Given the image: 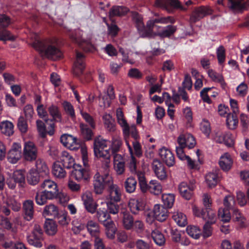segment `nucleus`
Here are the masks:
<instances>
[{
	"instance_id": "1",
	"label": "nucleus",
	"mask_w": 249,
	"mask_h": 249,
	"mask_svg": "<svg viewBox=\"0 0 249 249\" xmlns=\"http://www.w3.org/2000/svg\"><path fill=\"white\" fill-rule=\"evenodd\" d=\"M57 41L55 37L36 39L33 42L32 47L48 58L55 59L60 58L62 55L60 50L56 47Z\"/></svg>"
},
{
	"instance_id": "2",
	"label": "nucleus",
	"mask_w": 249,
	"mask_h": 249,
	"mask_svg": "<svg viewBox=\"0 0 249 249\" xmlns=\"http://www.w3.org/2000/svg\"><path fill=\"white\" fill-rule=\"evenodd\" d=\"M58 194L57 184L53 181L45 179L41 184L40 190L36 193L35 200L37 204L43 205L47 200L56 197Z\"/></svg>"
},
{
	"instance_id": "3",
	"label": "nucleus",
	"mask_w": 249,
	"mask_h": 249,
	"mask_svg": "<svg viewBox=\"0 0 249 249\" xmlns=\"http://www.w3.org/2000/svg\"><path fill=\"white\" fill-rule=\"evenodd\" d=\"M85 67V55L76 51V59L73 67V73L83 83L89 82L92 80L90 73H84Z\"/></svg>"
},
{
	"instance_id": "4",
	"label": "nucleus",
	"mask_w": 249,
	"mask_h": 249,
	"mask_svg": "<svg viewBox=\"0 0 249 249\" xmlns=\"http://www.w3.org/2000/svg\"><path fill=\"white\" fill-rule=\"evenodd\" d=\"M203 211L201 212L195 208L194 209V215L197 217H201L206 221V223L203 226V231L201 233L204 238H207L211 236L212 234V228L211 225L214 224L216 220V214H213L211 212L208 213V214H202Z\"/></svg>"
},
{
	"instance_id": "5",
	"label": "nucleus",
	"mask_w": 249,
	"mask_h": 249,
	"mask_svg": "<svg viewBox=\"0 0 249 249\" xmlns=\"http://www.w3.org/2000/svg\"><path fill=\"white\" fill-rule=\"evenodd\" d=\"M113 182L111 176L106 171L103 174L97 172L93 177V185L94 191L96 194H101L106 186H109Z\"/></svg>"
},
{
	"instance_id": "6",
	"label": "nucleus",
	"mask_w": 249,
	"mask_h": 249,
	"mask_svg": "<svg viewBox=\"0 0 249 249\" xmlns=\"http://www.w3.org/2000/svg\"><path fill=\"white\" fill-rule=\"evenodd\" d=\"M110 142L103 139L101 136L96 137L94 140L93 149L95 156L97 158H103L108 160L110 158L109 148Z\"/></svg>"
},
{
	"instance_id": "7",
	"label": "nucleus",
	"mask_w": 249,
	"mask_h": 249,
	"mask_svg": "<svg viewBox=\"0 0 249 249\" xmlns=\"http://www.w3.org/2000/svg\"><path fill=\"white\" fill-rule=\"evenodd\" d=\"M223 204L225 207L219 209L218 215L222 221L227 223L231 219L230 210L234 208L235 201L234 196L231 195L226 196L223 200Z\"/></svg>"
},
{
	"instance_id": "8",
	"label": "nucleus",
	"mask_w": 249,
	"mask_h": 249,
	"mask_svg": "<svg viewBox=\"0 0 249 249\" xmlns=\"http://www.w3.org/2000/svg\"><path fill=\"white\" fill-rule=\"evenodd\" d=\"M26 239L28 244L36 248H40L43 246V231L41 226L35 224L30 233L27 235Z\"/></svg>"
},
{
	"instance_id": "9",
	"label": "nucleus",
	"mask_w": 249,
	"mask_h": 249,
	"mask_svg": "<svg viewBox=\"0 0 249 249\" xmlns=\"http://www.w3.org/2000/svg\"><path fill=\"white\" fill-rule=\"evenodd\" d=\"M10 18L5 14H0V40H14L15 36L6 29L11 23Z\"/></svg>"
},
{
	"instance_id": "10",
	"label": "nucleus",
	"mask_w": 249,
	"mask_h": 249,
	"mask_svg": "<svg viewBox=\"0 0 249 249\" xmlns=\"http://www.w3.org/2000/svg\"><path fill=\"white\" fill-rule=\"evenodd\" d=\"M71 171V177L78 181H84L85 182L89 181L90 178L89 170L83 168L81 165L77 164L74 166Z\"/></svg>"
},
{
	"instance_id": "11",
	"label": "nucleus",
	"mask_w": 249,
	"mask_h": 249,
	"mask_svg": "<svg viewBox=\"0 0 249 249\" xmlns=\"http://www.w3.org/2000/svg\"><path fill=\"white\" fill-rule=\"evenodd\" d=\"M212 12V9L208 6H201L196 7L191 15L190 20L192 22L196 23L204 17L211 15Z\"/></svg>"
},
{
	"instance_id": "12",
	"label": "nucleus",
	"mask_w": 249,
	"mask_h": 249,
	"mask_svg": "<svg viewBox=\"0 0 249 249\" xmlns=\"http://www.w3.org/2000/svg\"><path fill=\"white\" fill-rule=\"evenodd\" d=\"M23 155L27 161H32L36 159L37 149L33 142H28L25 143Z\"/></svg>"
},
{
	"instance_id": "13",
	"label": "nucleus",
	"mask_w": 249,
	"mask_h": 249,
	"mask_svg": "<svg viewBox=\"0 0 249 249\" xmlns=\"http://www.w3.org/2000/svg\"><path fill=\"white\" fill-rule=\"evenodd\" d=\"M195 188L194 184L182 182L179 184L178 189L182 197L186 200H190L192 197Z\"/></svg>"
},
{
	"instance_id": "14",
	"label": "nucleus",
	"mask_w": 249,
	"mask_h": 249,
	"mask_svg": "<svg viewBox=\"0 0 249 249\" xmlns=\"http://www.w3.org/2000/svg\"><path fill=\"white\" fill-rule=\"evenodd\" d=\"M82 200L83 202L86 210L89 213L93 214L97 211V204L94 201L92 195L89 193H86L82 196Z\"/></svg>"
},
{
	"instance_id": "15",
	"label": "nucleus",
	"mask_w": 249,
	"mask_h": 249,
	"mask_svg": "<svg viewBox=\"0 0 249 249\" xmlns=\"http://www.w3.org/2000/svg\"><path fill=\"white\" fill-rule=\"evenodd\" d=\"M177 142L179 145H182L189 149L194 147L196 144L194 137L190 133L180 134L178 138Z\"/></svg>"
},
{
	"instance_id": "16",
	"label": "nucleus",
	"mask_w": 249,
	"mask_h": 249,
	"mask_svg": "<svg viewBox=\"0 0 249 249\" xmlns=\"http://www.w3.org/2000/svg\"><path fill=\"white\" fill-rule=\"evenodd\" d=\"M47 111L49 115L51 117V119L47 118L45 119L46 123L48 121L55 122L60 123L62 122V114L59 107L55 105L52 104L47 108Z\"/></svg>"
},
{
	"instance_id": "17",
	"label": "nucleus",
	"mask_w": 249,
	"mask_h": 249,
	"mask_svg": "<svg viewBox=\"0 0 249 249\" xmlns=\"http://www.w3.org/2000/svg\"><path fill=\"white\" fill-rule=\"evenodd\" d=\"M21 147L18 144L15 143L7 154L8 160L12 163H16L21 157Z\"/></svg>"
},
{
	"instance_id": "18",
	"label": "nucleus",
	"mask_w": 249,
	"mask_h": 249,
	"mask_svg": "<svg viewBox=\"0 0 249 249\" xmlns=\"http://www.w3.org/2000/svg\"><path fill=\"white\" fill-rule=\"evenodd\" d=\"M34 203L32 200H26L23 203V216L27 221H30L33 218L34 214Z\"/></svg>"
},
{
	"instance_id": "19",
	"label": "nucleus",
	"mask_w": 249,
	"mask_h": 249,
	"mask_svg": "<svg viewBox=\"0 0 249 249\" xmlns=\"http://www.w3.org/2000/svg\"><path fill=\"white\" fill-rule=\"evenodd\" d=\"M159 155L165 163L169 167L172 166L175 163V157L172 152L168 149L163 147L159 150Z\"/></svg>"
},
{
	"instance_id": "20",
	"label": "nucleus",
	"mask_w": 249,
	"mask_h": 249,
	"mask_svg": "<svg viewBox=\"0 0 249 249\" xmlns=\"http://www.w3.org/2000/svg\"><path fill=\"white\" fill-rule=\"evenodd\" d=\"M167 209L160 204L155 205L153 209L154 216L158 221L162 222L165 220L168 216Z\"/></svg>"
},
{
	"instance_id": "21",
	"label": "nucleus",
	"mask_w": 249,
	"mask_h": 249,
	"mask_svg": "<svg viewBox=\"0 0 249 249\" xmlns=\"http://www.w3.org/2000/svg\"><path fill=\"white\" fill-rule=\"evenodd\" d=\"M133 19L142 37H149L151 36V31L145 29L142 18L138 13L133 17Z\"/></svg>"
},
{
	"instance_id": "22",
	"label": "nucleus",
	"mask_w": 249,
	"mask_h": 249,
	"mask_svg": "<svg viewBox=\"0 0 249 249\" xmlns=\"http://www.w3.org/2000/svg\"><path fill=\"white\" fill-rule=\"evenodd\" d=\"M61 142L66 147L71 149L77 148L79 146L78 140L73 136L69 134H63L60 137Z\"/></svg>"
},
{
	"instance_id": "23",
	"label": "nucleus",
	"mask_w": 249,
	"mask_h": 249,
	"mask_svg": "<svg viewBox=\"0 0 249 249\" xmlns=\"http://www.w3.org/2000/svg\"><path fill=\"white\" fill-rule=\"evenodd\" d=\"M152 168L157 178L162 180L166 177V172L165 166L158 160L155 159L153 161Z\"/></svg>"
},
{
	"instance_id": "24",
	"label": "nucleus",
	"mask_w": 249,
	"mask_h": 249,
	"mask_svg": "<svg viewBox=\"0 0 249 249\" xmlns=\"http://www.w3.org/2000/svg\"><path fill=\"white\" fill-rule=\"evenodd\" d=\"M108 191L110 200L116 202L120 201L122 196V191L117 185L113 184L112 182L109 185Z\"/></svg>"
},
{
	"instance_id": "25",
	"label": "nucleus",
	"mask_w": 249,
	"mask_h": 249,
	"mask_svg": "<svg viewBox=\"0 0 249 249\" xmlns=\"http://www.w3.org/2000/svg\"><path fill=\"white\" fill-rule=\"evenodd\" d=\"M145 202L141 199H131L128 206L130 211L134 214H137L140 211H142L145 207Z\"/></svg>"
},
{
	"instance_id": "26",
	"label": "nucleus",
	"mask_w": 249,
	"mask_h": 249,
	"mask_svg": "<svg viewBox=\"0 0 249 249\" xmlns=\"http://www.w3.org/2000/svg\"><path fill=\"white\" fill-rule=\"evenodd\" d=\"M44 178L34 168H31L26 174L27 182L31 185L35 186L37 184Z\"/></svg>"
},
{
	"instance_id": "27",
	"label": "nucleus",
	"mask_w": 249,
	"mask_h": 249,
	"mask_svg": "<svg viewBox=\"0 0 249 249\" xmlns=\"http://www.w3.org/2000/svg\"><path fill=\"white\" fill-rule=\"evenodd\" d=\"M60 164L66 169L73 168L76 164L74 162L73 158L67 151L62 152L60 161Z\"/></svg>"
},
{
	"instance_id": "28",
	"label": "nucleus",
	"mask_w": 249,
	"mask_h": 249,
	"mask_svg": "<svg viewBox=\"0 0 249 249\" xmlns=\"http://www.w3.org/2000/svg\"><path fill=\"white\" fill-rule=\"evenodd\" d=\"M129 11V9L125 6L114 5L109 10L108 16L110 19L115 17H123Z\"/></svg>"
},
{
	"instance_id": "29",
	"label": "nucleus",
	"mask_w": 249,
	"mask_h": 249,
	"mask_svg": "<svg viewBox=\"0 0 249 249\" xmlns=\"http://www.w3.org/2000/svg\"><path fill=\"white\" fill-rule=\"evenodd\" d=\"M95 212L96 218L104 226L109 223L110 220H112L108 211L105 208H100Z\"/></svg>"
},
{
	"instance_id": "30",
	"label": "nucleus",
	"mask_w": 249,
	"mask_h": 249,
	"mask_svg": "<svg viewBox=\"0 0 249 249\" xmlns=\"http://www.w3.org/2000/svg\"><path fill=\"white\" fill-rule=\"evenodd\" d=\"M228 6L234 13H242L246 8V3L244 0H231L228 2Z\"/></svg>"
},
{
	"instance_id": "31",
	"label": "nucleus",
	"mask_w": 249,
	"mask_h": 249,
	"mask_svg": "<svg viewBox=\"0 0 249 249\" xmlns=\"http://www.w3.org/2000/svg\"><path fill=\"white\" fill-rule=\"evenodd\" d=\"M203 203L204 206V208H199L198 207H197L196 206H194L193 207V212L194 213V209L195 208H197L201 212V211H203L202 214L203 213L204 214H208V213L210 212H211L213 214H215L214 212L212 210L211 208V200H210V197L208 194H204L203 195Z\"/></svg>"
},
{
	"instance_id": "32",
	"label": "nucleus",
	"mask_w": 249,
	"mask_h": 249,
	"mask_svg": "<svg viewBox=\"0 0 249 249\" xmlns=\"http://www.w3.org/2000/svg\"><path fill=\"white\" fill-rule=\"evenodd\" d=\"M232 160L231 155L228 153H225L220 157L219 164L221 169L225 171H229L232 165Z\"/></svg>"
},
{
	"instance_id": "33",
	"label": "nucleus",
	"mask_w": 249,
	"mask_h": 249,
	"mask_svg": "<svg viewBox=\"0 0 249 249\" xmlns=\"http://www.w3.org/2000/svg\"><path fill=\"white\" fill-rule=\"evenodd\" d=\"M36 170L44 178L49 174V169L46 162L41 159H38L36 162Z\"/></svg>"
},
{
	"instance_id": "34",
	"label": "nucleus",
	"mask_w": 249,
	"mask_h": 249,
	"mask_svg": "<svg viewBox=\"0 0 249 249\" xmlns=\"http://www.w3.org/2000/svg\"><path fill=\"white\" fill-rule=\"evenodd\" d=\"M52 173L54 177L59 178H63L66 176L65 168L63 167L59 161L54 162L53 166Z\"/></svg>"
},
{
	"instance_id": "35",
	"label": "nucleus",
	"mask_w": 249,
	"mask_h": 249,
	"mask_svg": "<svg viewBox=\"0 0 249 249\" xmlns=\"http://www.w3.org/2000/svg\"><path fill=\"white\" fill-rule=\"evenodd\" d=\"M45 232L49 235H53L57 231V225L52 220L47 219L44 225Z\"/></svg>"
},
{
	"instance_id": "36",
	"label": "nucleus",
	"mask_w": 249,
	"mask_h": 249,
	"mask_svg": "<svg viewBox=\"0 0 249 249\" xmlns=\"http://www.w3.org/2000/svg\"><path fill=\"white\" fill-rule=\"evenodd\" d=\"M121 213H123V223L124 228L127 230H130L134 226L133 216L124 210H122Z\"/></svg>"
},
{
	"instance_id": "37",
	"label": "nucleus",
	"mask_w": 249,
	"mask_h": 249,
	"mask_svg": "<svg viewBox=\"0 0 249 249\" xmlns=\"http://www.w3.org/2000/svg\"><path fill=\"white\" fill-rule=\"evenodd\" d=\"M63 108L67 115L72 121L76 120L75 110L72 105L68 101H65L62 103Z\"/></svg>"
},
{
	"instance_id": "38",
	"label": "nucleus",
	"mask_w": 249,
	"mask_h": 249,
	"mask_svg": "<svg viewBox=\"0 0 249 249\" xmlns=\"http://www.w3.org/2000/svg\"><path fill=\"white\" fill-rule=\"evenodd\" d=\"M86 227L91 236L94 238L99 236L100 230L99 225L97 222L93 220H89L87 222Z\"/></svg>"
},
{
	"instance_id": "39",
	"label": "nucleus",
	"mask_w": 249,
	"mask_h": 249,
	"mask_svg": "<svg viewBox=\"0 0 249 249\" xmlns=\"http://www.w3.org/2000/svg\"><path fill=\"white\" fill-rule=\"evenodd\" d=\"M137 185L136 179L132 177L128 178L124 182V187L128 193H132L135 192Z\"/></svg>"
},
{
	"instance_id": "40",
	"label": "nucleus",
	"mask_w": 249,
	"mask_h": 249,
	"mask_svg": "<svg viewBox=\"0 0 249 249\" xmlns=\"http://www.w3.org/2000/svg\"><path fill=\"white\" fill-rule=\"evenodd\" d=\"M0 129L1 132L6 136H10L14 133V125L8 121L1 122L0 124Z\"/></svg>"
},
{
	"instance_id": "41",
	"label": "nucleus",
	"mask_w": 249,
	"mask_h": 249,
	"mask_svg": "<svg viewBox=\"0 0 249 249\" xmlns=\"http://www.w3.org/2000/svg\"><path fill=\"white\" fill-rule=\"evenodd\" d=\"M80 128L83 137L85 140L90 141L92 140L93 137L92 128H89L87 124L83 123L80 124Z\"/></svg>"
},
{
	"instance_id": "42",
	"label": "nucleus",
	"mask_w": 249,
	"mask_h": 249,
	"mask_svg": "<svg viewBox=\"0 0 249 249\" xmlns=\"http://www.w3.org/2000/svg\"><path fill=\"white\" fill-rule=\"evenodd\" d=\"M175 196L173 194H164L162 195L161 199L164 207L167 209L172 207L175 202Z\"/></svg>"
},
{
	"instance_id": "43",
	"label": "nucleus",
	"mask_w": 249,
	"mask_h": 249,
	"mask_svg": "<svg viewBox=\"0 0 249 249\" xmlns=\"http://www.w3.org/2000/svg\"><path fill=\"white\" fill-rule=\"evenodd\" d=\"M238 123L237 114L231 113L228 114L227 116L226 124L229 129H235L237 126Z\"/></svg>"
},
{
	"instance_id": "44",
	"label": "nucleus",
	"mask_w": 249,
	"mask_h": 249,
	"mask_svg": "<svg viewBox=\"0 0 249 249\" xmlns=\"http://www.w3.org/2000/svg\"><path fill=\"white\" fill-rule=\"evenodd\" d=\"M125 143L131 155V160L128 165L129 170L132 173L136 172L137 169V160L134 156L133 155V150L129 141L125 140Z\"/></svg>"
},
{
	"instance_id": "45",
	"label": "nucleus",
	"mask_w": 249,
	"mask_h": 249,
	"mask_svg": "<svg viewBox=\"0 0 249 249\" xmlns=\"http://www.w3.org/2000/svg\"><path fill=\"white\" fill-rule=\"evenodd\" d=\"M58 210L56 206H55L53 204H50L49 205H47L44 207L43 215L46 216H52L53 217H55L56 216H58Z\"/></svg>"
},
{
	"instance_id": "46",
	"label": "nucleus",
	"mask_w": 249,
	"mask_h": 249,
	"mask_svg": "<svg viewBox=\"0 0 249 249\" xmlns=\"http://www.w3.org/2000/svg\"><path fill=\"white\" fill-rule=\"evenodd\" d=\"M12 177L19 186H23L25 184V176L24 171L19 170L14 171Z\"/></svg>"
},
{
	"instance_id": "47",
	"label": "nucleus",
	"mask_w": 249,
	"mask_h": 249,
	"mask_svg": "<svg viewBox=\"0 0 249 249\" xmlns=\"http://www.w3.org/2000/svg\"><path fill=\"white\" fill-rule=\"evenodd\" d=\"M109 222L104 225L106 228V233L108 238L113 239L115 238L117 229L113 220H110Z\"/></svg>"
},
{
	"instance_id": "48",
	"label": "nucleus",
	"mask_w": 249,
	"mask_h": 249,
	"mask_svg": "<svg viewBox=\"0 0 249 249\" xmlns=\"http://www.w3.org/2000/svg\"><path fill=\"white\" fill-rule=\"evenodd\" d=\"M161 190L162 186L157 180H151L149 182L148 192L155 195H158L161 193Z\"/></svg>"
},
{
	"instance_id": "49",
	"label": "nucleus",
	"mask_w": 249,
	"mask_h": 249,
	"mask_svg": "<svg viewBox=\"0 0 249 249\" xmlns=\"http://www.w3.org/2000/svg\"><path fill=\"white\" fill-rule=\"evenodd\" d=\"M205 181L209 188L214 187L218 182L217 175L214 173H209L205 176Z\"/></svg>"
},
{
	"instance_id": "50",
	"label": "nucleus",
	"mask_w": 249,
	"mask_h": 249,
	"mask_svg": "<svg viewBox=\"0 0 249 249\" xmlns=\"http://www.w3.org/2000/svg\"><path fill=\"white\" fill-rule=\"evenodd\" d=\"M140 189L142 193H145L149 191V183L147 184L144 174L142 172L137 175Z\"/></svg>"
},
{
	"instance_id": "51",
	"label": "nucleus",
	"mask_w": 249,
	"mask_h": 249,
	"mask_svg": "<svg viewBox=\"0 0 249 249\" xmlns=\"http://www.w3.org/2000/svg\"><path fill=\"white\" fill-rule=\"evenodd\" d=\"M173 219L180 227H184L187 224L185 215L181 213H178L172 216Z\"/></svg>"
},
{
	"instance_id": "52",
	"label": "nucleus",
	"mask_w": 249,
	"mask_h": 249,
	"mask_svg": "<svg viewBox=\"0 0 249 249\" xmlns=\"http://www.w3.org/2000/svg\"><path fill=\"white\" fill-rule=\"evenodd\" d=\"M152 237L155 243L158 245L162 246L165 242V239L163 234L158 231H153Z\"/></svg>"
},
{
	"instance_id": "53",
	"label": "nucleus",
	"mask_w": 249,
	"mask_h": 249,
	"mask_svg": "<svg viewBox=\"0 0 249 249\" xmlns=\"http://www.w3.org/2000/svg\"><path fill=\"white\" fill-rule=\"evenodd\" d=\"M103 119L105 127L110 131L115 130V124L110 114H106L103 116Z\"/></svg>"
},
{
	"instance_id": "54",
	"label": "nucleus",
	"mask_w": 249,
	"mask_h": 249,
	"mask_svg": "<svg viewBox=\"0 0 249 249\" xmlns=\"http://www.w3.org/2000/svg\"><path fill=\"white\" fill-rule=\"evenodd\" d=\"M187 233L194 239H199L201 235L200 230L196 226H188L186 229Z\"/></svg>"
},
{
	"instance_id": "55",
	"label": "nucleus",
	"mask_w": 249,
	"mask_h": 249,
	"mask_svg": "<svg viewBox=\"0 0 249 249\" xmlns=\"http://www.w3.org/2000/svg\"><path fill=\"white\" fill-rule=\"evenodd\" d=\"M200 129L201 132L207 137H209L211 132L210 123L206 120L203 119L200 124Z\"/></svg>"
},
{
	"instance_id": "56",
	"label": "nucleus",
	"mask_w": 249,
	"mask_h": 249,
	"mask_svg": "<svg viewBox=\"0 0 249 249\" xmlns=\"http://www.w3.org/2000/svg\"><path fill=\"white\" fill-rule=\"evenodd\" d=\"M131 146L133 150V155H135L138 158L141 157L142 155V146L139 142V140L132 141Z\"/></svg>"
},
{
	"instance_id": "57",
	"label": "nucleus",
	"mask_w": 249,
	"mask_h": 249,
	"mask_svg": "<svg viewBox=\"0 0 249 249\" xmlns=\"http://www.w3.org/2000/svg\"><path fill=\"white\" fill-rule=\"evenodd\" d=\"M177 30L176 27L169 25L160 33V36L162 37H169L173 35Z\"/></svg>"
},
{
	"instance_id": "58",
	"label": "nucleus",
	"mask_w": 249,
	"mask_h": 249,
	"mask_svg": "<svg viewBox=\"0 0 249 249\" xmlns=\"http://www.w3.org/2000/svg\"><path fill=\"white\" fill-rule=\"evenodd\" d=\"M107 210L109 213L117 214L120 210V206L117 202L110 200L107 203Z\"/></svg>"
},
{
	"instance_id": "59",
	"label": "nucleus",
	"mask_w": 249,
	"mask_h": 249,
	"mask_svg": "<svg viewBox=\"0 0 249 249\" xmlns=\"http://www.w3.org/2000/svg\"><path fill=\"white\" fill-rule=\"evenodd\" d=\"M36 126L39 136L45 138L47 136L46 127L42 121L38 120L36 121Z\"/></svg>"
},
{
	"instance_id": "60",
	"label": "nucleus",
	"mask_w": 249,
	"mask_h": 249,
	"mask_svg": "<svg viewBox=\"0 0 249 249\" xmlns=\"http://www.w3.org/2000/svg\"><path fill=\"white\" fill-rule=\"evenodd\" d=\"M129 129L127 131H124V133L125 135H130L131 137L133 139V141L140 140V137L136 126L134 125L131 126V127L129 126Z\"/></svg>"
},
{
	"instance_id": "61",
	"label": "nucleus",
	"mask_w": 249,
	"mask_h": 249,
	"mask_svg": "<svg viewBox=\"0 0 249 249\" xmlns=\"http://www.w3.org/2000/svg\"><path fill=\"white\" fill-rule=\"evenodd\" d=\"M81 115L83 118L89 124L91 128L94 129L95 128V122L93 117L87 112H83L82 110L80 112Z\"/></svg>"
},
{
	"instance_id": "62",
	"label": "nucleus",
	"mask_w": 249,
	"mask_h": 249,
	"mask_svg": "<svg viewBox=\"0 0 249 249\" xmlns=\"http://www.w3.org/2000/svg\"><path fill=\"white\" fill-rule=\"evenodd\" d=\"M216 55L218 63L221 64L225 62L226 54L225 49L223 46H220L216 50Z\"/></svg>"
},
{
	"instance_id": "63",
	"label": "nucleus",
	"mask_w": 249,
	"mask_h": 249,
	"mask_svg": "<svg viewBox=\"0 0 249 249\" xmlns=\"http://www.w3.org/2000/svg\"><path fill=\"white\" fill-rule=\"evenodd\" d=\"M18 127L21 133H25L28 130L27 123L23 117H20L18 122Z\"/></svg>"
},
{
	"instance_id": "64",
	"label": "nucleus",
	"mask_w": 249,
	"mask_h": 249,
	"mask_svg": "<svg viewBox=\"0 0 249 249\" xmlns=\"http://www.w3.org/2000/svg\"><path fill=\"white\" fill-rule=\"evenodd\" d=\"M121 144L122 143L120 140L117 139L112 140L111 146L108 147L110 151V156L111 154H115L119 151Z\"/></svg>"
}]
</instances>
